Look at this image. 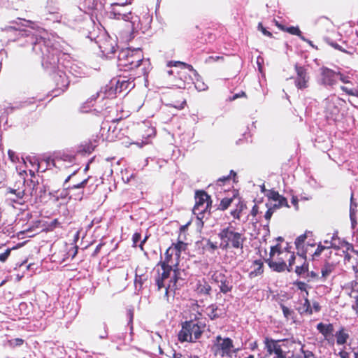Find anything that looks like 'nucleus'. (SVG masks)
<instances>
[{"mask_svg": "<svg viewBox=\"0 0 358 358\" xmlns=\"http://www.w3.org/2000/svg\"><path fill=\"white\" fill-rule=\"evenodd\" d=\"M24 198H17V195H13V196L8 197L6 201L9 203H18V204H22V202L21 201V200H22Z\"/></svg>", "mask_w": 358, "mask_h": 358, "instance_id": "nucleus-54", "label": "nucleus"}, {"mask_svg": "<svg viewBox=\"0 0 358 358\" xmlns=\"http://www.w3.org/2000/svg\"><path fill=\"white\" fill-rule=\"evenodd\" d=\"M252 265L254 266V270L249 273V277L250 278L257 277L262 274L264 272V264L261 259L255 260L252 263Z\"/></svg>", "mask_w": 358, "mask_h": 358, "instance_id": "nucleus-29", "label": "nucleus"}, {"mask_svg": "<svg viewBox=\"0 0 358 358\" xmlns=\"http://www.w3.org/2000/svg\"><path fill=\"white\" fill-rule=\"evenodd\" d=\"M170 248H173V252H174V256H176V259H178L180 257V254L182 251H185L187 248V244L182 241H178L176 243H173Z\"/></svg>", "mask_w": 358, "mask_h": 358, "instance_id": "nucleus-31", "label": "nucleus"}, {"mask_svg": "<svg viewBox=\"0 0 358 358\" xmlns=\"http://www.w3.org/2000/svg\"><path fill=\"white\" fill-rule=\"evenodd\" d=\"M357 204L353 201V194L351 195L350 198V217L352 215H355L357 213Z\"/></svg>", "mask_w": 358, "mask_h": 358, "instance_id": "nucleus-49", "label": "nucleus"}, {"mask_svg": "<svg viewBox=\"0 0 358 358\" xmlns=\"http://www.w3.org/2000/svg\"><path fill=\"white\" fill-rule=\"evenodd\" d=\"M355 301L352 306V308L358 314V295L355 297Z\"/></svg>", "mask_w": 358, "mask_h": 358, "instance_id": "nucleus-64", "label": "nucleus"}, {"mask_svg": "<svg viewBox=\"0 0 358 358\" xmlns=\"http://www.w3.org/2000/svg\"><path fill=\"white\" fill-rule=\"evenodd\" d=\"M316 327L317 331L323 336L324 339L327 341L329 344L333 345L335 343L334 325L331 323L320 322L317 324Z\"/></svg>", "mask_w": 358, "mask_h": 358, "instance_id": "nucleus-17", "label": "nucleus"}, {"mask_svg": "<svg viewBox=\"0 0 358 358\" xmlns=\"http://www.w3.org/2000/svg\"><path fill=\"white\" fill-rule=\"evenodd\" d=\"M266 208H272L273 209V211H275L276 209H278L282 206H288L287 201L285 198H282L280 200H278L277 202H275L274 203H266Z\"/></svg>", "mask_w": 358, "mask_h": 358, "instance_id": "nucleus-36", "label": "nucleus"}, {"mask_svg": "<svg viewBox=\"0 0 358 358\" xmlns=\"http://www.w3.org/2000/svg\"><path fill=\"white\" fill-rule=\"evenodd\" d=\"M155 135V129L152 127H148L145 130V134H143V138H150L153 137Z\"/></svg>", "mask_w": 358, "mask_h": 358, "instance_id": "nucleus-46", "label": "nucleus"}, {"mask_svg": "<svg viewBox=\"0 0 358 358\" xmlns=\"http://www.w3.org/2000/svg\"><path fill=\"white\" fill-rule=\"evenodd\" d=\"M313 234L311 231H306L305 233L298 236L295 241V245L298 250L297 253L299 256V259L301 261L306 260V254L308 252V247H313ZM308 270V264L306 261L300 266H296L295 272L298 275L306 273Z\"/></svg>", "mask_w": 358, "mask_h": 358, "instance_id": "nucleus-6", "label": "nucleus"}, {"mask_svg": "<svg viewBox=\"0 0 358 358\" xmlns=\"http://www.w3.org/2000/svg\"><path fill=\"white\" fill-rule=\"evenodd\" d=\"M211 280L218 285L220 292L224 294L231 292L233 289L231 279L223 273L215 272L211 275Z\"/></svg>", "mask_w": 358, "mask_h": 358, "instance_id": "nucleus-13", "label": "nucleus"}, {"mask_svg": "<svg viewBox=\"0 0 358 358\" xmlns=\"http://www.w3.org/2000/svg\"><path fill=\"white\" fill-rule=\"evenodd\" d=\"M212 290L211 286L205 280H199L196 285V291L199 294L210 295Z\"/></svg>", "mask_w": 358, "mask_h": 358, "instance_id": "nucleus-26", "label": "nucleus"}, {"mask_svg": "<svg viewBox=\"0 0 358 358\" xmlns=\"http://www.w3.org/2000/svg\"><path fill=\"white\" fill-rule=\"evenodd\" d=\"M275 253H278L279 255H282V252L280 250V247L278 245H276L275 246H273L271 248L270 251V257H272L274 256Z\"/></svg>", "mask_w": 358, "mask_h": 358, "instance_id": "nucleus-52", "label": "nucleus"}, {"mask_svg": "<svg viewBox=\"0 0 358 358\" xmlns=\"http://www.w3.org/2000/svg\"><path fill=\"white\" fill-rule=\"evenodd\" d=\"M265 346L268 354L275 355L274 358L287 357V347L285 343H280V341L269 340L268 338L264 341Z\"/></svg>", "mask_w": 358, "mask_h": 358, "instance_id": "nucleus-14", "label": "nucleus"}, {"mask_svg": "<svg viewBox=\"0 0 358 358\" xmlns=\"http://www.w3.org/2000/svg\"><path fill=\"white\" fill-rule=\"evenodd\" d=\"M217 248H220L219 245L217 242H212L210 239L206 241V243L203 245V249L206 251L213 253Z\"/></svg>", "mask_w": 358, "mask_h": 358, "instance_id": "nucleus-38", "label": "nucleus"}, {"mask_svg": "<svg viewBox=\"0 0 358 358\" xmlns=\"http://www.w3.org/2000/svg\"><path fill=\"white\" fill-rule=\"evenodd\" d=\"M246 96L245 93L243 91H241L239 93H236V94H234L232 96H229L228 98V100L230 101H232L236 100L238 98L243 97V96Z\"/></svg>", "mask_w": 358, "mask_h": 358, "instance_id": "nucleus-56", "label": "nucleus"}, {"mask_svg": "<svg viewBox=\"0 0 358 358\" xmlns=\"http://www.w3.org/2000/svg\"><path fill=\"white\" fill-rule=\"evenodd\" d=\"M258 29L260 30L262 34L266 36H268V37H271L272 36V34L267 31L262 25V23H259L258 24Z\"/></svg>", "mask_w": 358, "mask_h": 358, "instance_id": "nucleus-57", "label": "nucleus"}, {"mask_svg": "<svg viewBox=\"0 0 358 358\" xmlns=\"http://www.w3.org/2000/svg\"><path fill=\"white\" fill-rule=\"evenodd\" d=\"M338 78L337 72L327 68L320 69V76L318 79V83L325 86H332L334 85Z\"/></svg>", "mask_w": 358, "mask_h": 358, "instance_id": "nucleus-15", "label": "nucleus"}, {"mask_svg": "<svg viewBox=\"0 0 358 358\" xmlns=\"http://www.w3.org/2000/svg\"><path fill=\"white\" fill-rule=\"evenodd\" d=\"M10 343L13 346H20L22 345L24 341L22 338H17L10 341Z\"/></svg>", "mask_w": 358, "mask_h": 358, "instance_id": "nucleus-59", "label": "nucleus"}, {"mask_svg": "<svg viewBox=\"0 0 358 358\" xmlns=\"http://www.w3.org/2000/svg\"><path fill=\"white\" fill-rule=\"evenodd\" d=\"M303 303H301L298 307V310L300 313L301 315L307 314V315H311L312 314V308L310 306V301L307 298H305L303 300Z\"/></svg>", "mask_w": 358, "mask_h": 358, "instance_id": "nucleus-34", "label": "nucleus"}, {"mask_svg": "<svg viewBox=\"0 0 358 358\" xmlns=\"http://www.w3.org/2000/svg\"><path fill=\"white\" fill-rule=\"evenodd\" d=\"M274 211L272 208H267V210L264 215L265 219L268 222L272 217Z\"/></svg>", "mask_w": 358, "mask_h": 358, "instance_id": "nucleus-61", "label": "nucleus"}, {"mask_svg": "<svg viewBox=\"0 0 358 358\" xmlns=\"http://www.w3.org/2000/svg\"><path fill=\"white\" fill-rule=\"evenodd\" d=\"M162 271L157 269V275L155 278V285L157 287V291H161L166 285L168 284L167 280L173 275V271L176 269L171 267L170 266H161ZM179 273L180 271L178 268H176Z\"/></svg>", "mask_w": 358, "mask_h": 358, "instance_id": "nucleus-12", "label": "nucleus"}, {"mask_svg": "<svg viewBox=\"0 0 358 358\" xmlns=\"http://www.w3.org/2000/svg\"><path fill=\"white\" fill-rule=\"evenodd\" d=\"M234 343L232 339L230 338H222L220 335L215 337V341L212 347V351L215 356L231 357L232 352H237L239 348L232 350Z\"/></svg>", "mask_w": 358, "mask_h": 358, "instance_id": "nucleus-9", "label": "nucleus"}, {"mask_svg": "<svg viewBox=\"0 0 358 358\" xmlns=\"http://www.w3.org/2000/svg\"><path fill=\"white\" fill-rule=\"evenodd\" d=\"M174 252H173V248H169L164 254V260L160 261L157 264V266H170L172 268H178V259H176V256L173 257Z\"/></svg>", "mask_w": 358, "mask_h": 358, "instance_id": "nucleus-21", "label": "nucleus"}, {"mask_svg": "<svg viewBox=\"0 0 358 358\" xmlns=\"http://www.w3.org/2000/svg\"><path fill=\"white\" fill-rule=\"evenodd\" d=\"M64 69L75 77L80 78L88 76L90 71L85 65L81 63H71L70 65L64 64Z\"/></svg>", "mask_w": 358, "mask_h": 358, "instance_id": "nucleus-18", "label": "nucleus"}, {"mask_svg": "<svg viewBox=\"0 0 358 358\" xmlns=\"http://www.w3.org/2000/svg\"><path fill=\"white\" fill-rule=\"evenodd\" d=\"M38 182H35L34 180H30L29 181L24 180L23 182V187L22 190L24 192V197H32L36 196L38 197Z\"/></svg>", "mask_w": 358, "mask_h": 358, "instance_id": "nucleus-20", "label": "nucleus"}, {"mask_svg": "<svg viewBox=\"0 0 358 358\" xmlns=\"http://www.w3.org/2000/svg\"><path fill=\"white\" fill-rule=\"evenodd\" d=\"M349 287L351 288L352 292H358V282L352 280L349 283Z\"/></svg>", "mask_w": 358, "mask_h": 358, "instance_id": "nucleus-62", "label": "nucleus"}, {"mask_svg": "<svg viewBox=\"0 0 358 358\" xmlns=\"http://www.w3.org/2000/svg\"><path fill=\"white\" fill-rule=\"evenodd\" d=\"M12 194V195H17V198H24V192L22 190V188L17 187V188H12L8 187L7 189L6 194Z\"/></svg>", "mask_w": 358, "mask_h": 358, "instance_id": "nucleus-41", "label": "nucleus"}, {"mask_svg": "<svg viewBox=\"0 0 358 358\" xmlns=\"http://www.w3.org/2000/svg\"><path fill=\"white\" fill-rule=\"evenodd\" d=\"M182 280H183L180 276L179 271L177 269H175L171 279L168 280V284H166L165 287H164L161 291H159L163 294V299L169 302L170 294L174 297L175 291L178 288V286H180V281Z\"/></svg>", "mask_w": 358, "mask_h": 358, "instance_id": "nucleus-10", "label": "nucleus"}, {"mask_svg": "<svg viewBox=\"0 0 358 358\" xmlns=\"http://www.w3.org/2000/svg\"><path fill=\"white\" fill-rule=\"evenodd\" d=\"M217 306L215 304H212L207 308V315L210 320H214L220 317V315L217 313Z\"/></svg>", "mask_w": 358, "mask_h": 358, "instance_id": "nucleus-35", "label": "nucleus"}, {"mask_svg": "<svg viewBox=\"0 0 358 358\" xmlns=\"http://www.w3.org/2000/svg\"><path fill=\"white\" fill-rule=\"evenodd\" d=\"M266 208H272L273 209V211H275L276 209H278L282 206H288L287 201L285 198H282L280 200H278L277 202H275L274 203H266Z\"/></svg>", "mask_w": 358, "mask_h": 358, "instance_id": "nucleus-37", "label": "nucleus"}, {"mask_svg": "<svg viewBox=\"0 0 358 358\" xmlns=\"http://www.w3.org/2000/svg\"><path fill=\"white\" fill-rule=\"evenodd\" d=\"M329 247L338 250L346 249L347 250H351L352 252H355L353 245L344 240H341L338 236L337 231L334 232L331 237Z\"/></svg>", "mask_w": 358, "mask_h": 358, "instance_id": "nucleus-19", "label": "nucleus"}, {"mask_svg": "<svg viewBox=\"0 0 358 358\" xmlns=\"http://www.w3.org/2000/svg\"><path fill=\"white\" fill-rule=\"evenodd\" d=\"M139 270H136V275L134 280V285L136 289L138 287V289H141L143 283L147 280V276L143 273H138Z\"/></svg>", "mask_w": 358, "mask_h": 358, "instance_id": "nucleus-33", "label": "nucleus"}, {"mask_svg": "<svg viewBox=\"0 0 358 358\" xmlns=\"http://www.w3.org/2000/svg\"><path fill=\"white\" fill-rule=\"evenodd\" d=\"M186 323L194 342L201 337L203 327L199 325L198 322L193 321H186Z\"/></svg>", "mask_w": 358, "mask_h": 358, "instance_id": "nucleus-24", "label": "nucleus"}, {"mask_svg": "<svg viewBox=\"0 0 358 358\" xmlns=\"http://www.w3.org/2000/svg\"><path fill=\"white\" fill-rule=\"evenodd\" d=\"M149 60L144 59L141 48H126L121 50L117 56V66L120 71H130L136 68H141L143 75L148 73L146 66H149Z\"/></svg>", "mask_w": 358, "mask_h": 358, "instance_id": "nucleus-4", "label": "nucleus"}, {"mask_svg": "<svg viewBox=\"0 0 358 358\" xmlns=\"http://www.w3.org/2000/svg\"><path fill=\"white\" fill-rule=\"evenodd\" d=\"M245 207V205L243 203H241L236 209L231 211V215L235 218V219H240V214L241 211L243 210V208Z\"/></svg>", "mask_w": 358, "mask_h": 358, "instance_id": "nucleus-47", "label": "nucleus"}, {"mask_svg": "<svg viewBox=\"0 0 358 358\" xmlns=\"http://www.w3.org/2000/svg\"><path fill=\"white\" fill-rule=\"evenodd\" d=\"M217 236L220 240L219 247L222 250H227L231 248L243 250V244L246 241L245 234L236 231L235 228L231 224L220 229Z\"/></svg>", "mask_w": 358, "mask_h": 358, "instance_id": "nucleus-5", "label": "nucleus"}, {"mask_svg": "<svg viewBox=\"0 0 358 358\" xmlns=\"http://www.w3.org/2000/svg\"><path fill=\"white\" fill-rule=\"evenodd\" d=\"M96 43L102 52V54L108 57L112 58L115 52L116 43L110 36L104 35L99 36Z\"/></svg>", "mask_w": 358, "mask_h": 358, "instance_id": "nucleus-11", "label": "nucleus"}, {"mask_svg": "<svg viewBox=\"0 0 358 358\" xmlns=\"http://www.w3.org/2000/svg\"><path fill=\"white\" fill-rule=\"evenodd\" d=\"M127 316L129 319L128 324H131L134 319V309L133 308H129L127 310Z\"/></svg>", "mask_w": 358, "mask_h": 358, "instance_id": "nucleus-55", "label": "nucleus"}, {"mask_svg": "<svg viewBox=\"0 0 358 358\" xmlns=\"http://www.w3.org/2000/svg\"><path fill=\"white\" fill-rule=\"evenodd\" d=\"M24 243H18L16 245L12 248H7L6 249L2 250V248L0 247V262L4 263L7 261L8 258L10 255L12 250L18 249L20 248Z\"/></svg>", "mask_w": 358, "mask_h": 358, "instance_id": "nucleus-30", "label": "nucleus"}, {"mask_svg": "<svg viewBox=\"0 0 358 358\" xmlns=\"http://www.w3.org/2000/svg\"><path fill=\"white\" fill-rule=\"evenodd\" d=\"M328 245H323L322 242H320L317 244V247L315 250V257L320 255L323 252H325L324 255L327 256L328 255H331V251H328Z\"/></svg>", "mask_w": 358, "mask_h": 358, "instance_id": "nucleus-39", "label": "nucleus"}, {"mask_svg": "<svg viewBox=\"0 0 358 358\" xmlns=\"http://www.w3.org/2000/svg\"><path fill=\"white\" fill-rule=\"evenodd\" d=\"M266 262L268 264V266L274 271L282 272L287 269L286 263L281 259L278 262L268 259L266 260Z\"/></svg>", "mask_w": 358, "mask_h": 358, "instance_id": "nucleus-27", "label": "nucleus"}, {"mask_svg": "<svg viewBox=\"0 0 358 358\" xmlns=\"http://www.w3.org/2000/svg\"><path fill=\"white\" fill-rule=\"evenodd\" d=\"M337 73L338 75V79H339L341 82H343V83H350V77L349 76H345L340 72H337Z\"/></svg>", "mask_w": 358, "mask_h": 358, "instance_id": "nucleus-58", "label": "nucleus"}, {"mask_svg": "<svg viewBox=\"0 0 358 358\" xmlns=\"http://www.w3.org/2000/svg\"><path fill=\"white\" fill-rule=\"evenodd\" d=\"M141 236L140 233L136 232L132 236L133 245L134 247L136 246L137 243L141 240Z\"/></svg>", "mask_w": 358, "mask_h": 358, "instance_id": "nucleus-60", "label": "nucleus"}, {"mask_svg": "<svg viewBox=\"0 0 358 358\" xmlns=\"http://www.w3.org/2000/svg\"><path fill=\"white\" fill-rule=\"evenodd\" d=\"M295 69L297 73V79L295 80L296 86L299 89L306 87L308 79L306 70L303 67L298 66L297 65L295 66Z\"/></svg>", "mask_w": 358, "mask_h": 358, "instance_id": "nucleus-23", "label": "nucleus"}, {"mask_svg": "<svg viewBox=\"0 0 358 358\" xmlns=\"http://www.w3.org/2000/svg\"><path fill=\"white\" fill-rule=\"evenodd\" d=\"M342 252L344 255V260L346 263L347 262H350L352 257L353 256L352 255V253L354 254L351 250H347L346 249L342 250Z\"/></svg>", "mask_w": 358, "mask_h": 358, "instance_id": "nucleus-53", "label": "nucleus"}, {"mask_svg": "<svg viewBox=\"0 0 358 358\" xmlns=\"http://www.w3.org/2000/svg\"><path fill=\"white\" fill-rule=\"evenodd\" d=\"M232 202V199H229V198H224L221 200V202H220V208L222 210H225L227 209L231 204V203Z\"/></svg>", "mask_w": 358, "mask_h": 358, "instance_id": "nucleus-51", "label": "nucleus"}, {"mask_svg": "<svg viewBox=\"0 0 358 358\" xmlns=\"http://www.w3.org/2000/svg\"><path fill=\"white\" fill-rule=\"evenodd\" d=\"M96 146V145L92 142L85 143L80 146L78 152L84 155H89L94 151Z\"/></svg>", "mask_w": 358, "mask_h": 358, "instance_id": "nucleus-32", "label": "nucleus"}, {"mask_svg": "<svg viewBox=\"0 0 358 358\" xmlns=\"http://www.w3.org/2000/svg\"><path fill=\"white\" fill-rule=\"evenodd\" d=\"M105 4V0H80V9L85 12L93 11L101 13Z\"/></svg>", "mask_w": 358, "mask_h": 358, "instance_id": "nucleus-16", "label": "nucleus"}, {"mask_svg": "<svg viewBox=\"0 0 358 358\" xmlns=\"http://www.w3.org/2000/svg\"><path fill=\"white\" fill-rule=\"evenodd\" d=\"M324 41L329 44L330 45L331 47H333L334 48H335L336 50H338L339 51H341V52H345V53H348V52L344 49L341 45H340L339 44H338L336 42H334L332 40H331L329 37H324Z\"/></svg>", "mask_w": 358, "mask_h": 358, "instance_id": "nucleus-43", "label": "nucleus"}, {"mask_svg": "<svg viewBox=\"0 0 358 358\" xmlns=\"http://www.w3.org/2000/svg\"><path fill=\"white\" fill-rule=\"evenodd\" d=\"M178 65H182L185 69H187L189 71H192L194 73V74H196V71L193 69L192 66L190 64H185V63H183L181 62H173V61H170L167 64L168 67H171L173 66H176Z\"/></svg>", "mask_w": 358, "mask_h": 358, "instance_id": "nucleus-40", "label": "nucleus"}, {"mask_svg": "<svg viewBox=\"0 0 358 358\" xmlns=\"http://www.w3.org/2000/svg\"><path fill=\"white\" fill-rule=\"evenodd\" d=\"M134 80V77H127L126 76H119L112 79L108 85L101 88L96 94L92 95L85 105H87V107L90 106V103L99 97H101L102 99H110L115 97L117 93H121L126 90L130 91L135 87Z\"/></svg>", "mask_w": 358, "mask_h": 358, "instance_id": "nucleus-2", "label": "nucleus"}, {"mask_svg": "<svg viewBox=\"0 0 358 358\" xmlns=\"http://www.w3.org/2000/svg\"><path fill=\"white\" fill-rule=\"evenodd\" d=\"M335 342L338 345H345L350 338L349 330L344 327H341L334 335Z\"/></svg>", "mask_w": 358, "mask_h": 358, "instance_id": "nucleus-22", "label": "nucleus"}, {"mask_svg": "<svg viewBox=\"0 0 358 358\" xmlns=\"http://www.w3.org/2000/svg\"><path fill=\"white\" fill-rule=\"evenodd\" d=\"M77 171L78 170H75L65 179L63 186L66 191V196H69L71 199L81 201L85 195V189L86 188L90 178L89 177L84 179L80 182L68 185V182L70 179L76 173Z\"/></svg>", "mask_w": 358, "mask_h": 358, "instance_id": "nucleus-8", "label": "nucleus"}, {"mask_svg": "<svg viewBox=\"0 0 358 358\" xmlns=\"http://www.w3.org/2000/svg\"><path fill=\"white\" fill-rule=\"evenodd\" d=\"M195 87L199 91H203L206 89H207L206 85L205 83H200V82H198V83H195Z\"/></svg>", "mask_w": 358, "mask_h": 358, "instance_id": "nucleus-63", "label": "nucleus"}, {"mask_svg": "<svg viewBox=\"0 0 358 358\" xmlns=\"http://www.w3.org/2000/svg\"><path fill=\"white\" fill-rule=\"evenodd\" d=\"M20 38H25L26 44L32 45L33 51L41 58L43 67L50 73H54L53 79L56 88L52 91V96H57L64 92L70 83L62 60L66 55L55 47L52 41L35 34L32 29L19 30Z\"/></svg>", "mask_w": 358, "mask_h": 358, "instance_id": "nucleus-1", "label": "nucleus"}, {"mask_svg": "<svg viewBox=\"0 0 358 358\" xmlns=\"http://www.w3.org/2000/svg\"><path fill=\"white\" fill-rule=\"evenodd\" d=\"M211 199L210 196L204 191H196L195 193V205L193 208V213L196 215L197 226L202 227L203 225V220L205 218L208 208L211 206Z\"/></svg>", "mask_w": 358, "mask_h": 358, "instance_id": "nucleus-7", "label": "nucleus"}, {"mask_svg": "<svg viewBox=\"0 0 358 358\" xmlns=\"http://www.w3.org/2000/svg\"><path fill=\"white\" fill-rule=\"evenodd\" d=\"M126 6L111 3L110 10L108 13V17L129 22L131 24L132 30L136 31L145 28L152 21L148 12H145L143 17L141 18L137 14L128 10Z\"/></svg>", "mask_w": 358, "mask_h": 358, "instance_id": "nucleus-3", "label": "nucleus"}, {"mask_svg": "<svg viewBox=\"0 0 358 358\" xmlns=\"http://www.w3.org/2000/svg\"><path fill=\"white\" fill-rule=\"evenodd\" d=\"M266 195L269 200H271L274 202H277L278 200L284 198L282 196L280 195L278 192L274 190H268V192L266 194Z\"/></svg>", "mask_w": 358, "mask_h": 358, "instance_id": "nucleus-42", "label": "nucleus"}, {"mask_svg": "<svg viewBox=\"0 0 358 358\" xmlns=\"http://www.w3.org/2000/svg\"><path fill=\"white\" fill-rule=\"evenodd\" d=\"M283 315L286 319L289 320L293 317L294 311L283 304L280 305Z\"/></svg>", "mask_w": 358, "mask_h": 358, "instance_id": "nucleus-45", "label": "nucleus"}, {"mask_svg": "<svg viewBox=\"0 0 358 358\" xmlns=\"http://www.w3.org/2000/svg\"><path fill=\"white\" fill-rule=\"evenodd\" d=\"M178 339L180 342H194L193 337L191 336V333L187 328L186 322L182 324V329L178 334Z\"/></svg>", "mask_w": 358, "mask_h": 358, "instance_id": "nucleus-28", "label": "nucleus"}, {"mask_svg": "<svg viewBox=\"0 0 358 358\" xmlns=\"http://www.w3.org/2000/svg\"><path fill=\"white\" fill-rule=\"evenodd\" d=\"M313 353L312 351L305 350L303 347L301 348V354L297 355L296 358H312Z\"/></svg>", "mask_w": 358, "mask_h": 358, "instance_id": "nucleus-50", "label": "nucleus"}, {"mask_svg": "<svg viewBox=\"0 0 358 358\" xmlns=\"http://www.w3.org/2000/svg\"><path fill=\"white\" fill-rule=\"evenodd\" d=\"M336 263L334 262H325V263L322 265L321 267V276L320 278H321L323 280H327L329 278L332 273L334 271L336 268Z\"/></svg>", "mask_w": 358, "mask_h": 358, "instance_id": "nucleus-25", "label": "nucleus"}, {"mask_svg": "<svg viewBox=\"0 0 358 358\" xmlns=\"http://www.w3.org/2000/svg\"><path fill=\"white\" fill-rule=\"evenodd\" d=\"M286 255L289 256V259H288L289 265L287 266V270L288 271H291L292 270V266L294 263L296 257H295V255L294 253H291L289 252H287Z\"/></svg>", "mask_w": 358, "mask_h": 358, "instance_id": "nucleus-48", "label": "nucleus"}, {"mask_svg": "<svg viewBox=\"0 0 358 358\" xmlns=\"http://www.w3.org/2000/svg\"><path fill=\"white\" fill-rule=\"evenodd\" d=\"M286 31L292 35L299 36L302 40L306 41L305 38L301 36V31L297 27H289L286 29Z\"/></svg>", "mask_w": 358, "mask_h": 358, "instance_id": "nucleus-44", "label": "nucleus"}]
</instances>
